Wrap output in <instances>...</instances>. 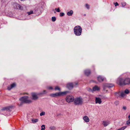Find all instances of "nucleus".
<instances>
[{
	"instance_id": "obj_1",
	"label": "nucleus",
	"mask_w": 130,
	"mask_h": 130,
	"mask_svg": "<svg viewBox=\"0 0 130 130\" xmlns=\"http://www.w3.org/2000/svg\"><path fill=\"white\" fill-rule=\"evenodd\" d=\"M117 83L120 86L128 85L130 84V78H127L124 79L122 77H119L117 79Z\"/></svg>"
},
{
	"instance_id": "obj_2",
	"label": "nucleus",
	"mask_w": 130,
	"mask_h": 130,
	"mask_svg": "<svg viewBox=\"0 0 130 130\" xmlns=\"http://www.w3.org/2000/svg\"><path fill=\"white\" fill-rule=\"evenodd\" d=\"M74 33L75 34L76 36H79L81 34L82 31V29L80 26H77L74 28Z\"/></svg>"
},
{
	"instance_id": "obj_3",
	"label": "nucleus",
	"mask_w": 130,
	"mask_h": 130,
	"mask_svg": "<svg viewBox=\"0 0 130 130\" xmlns=\"http://www.w3.org/2000/svg\"><path fill=\"white\" fill-rule=\"evenodd\" d=\"M14 8L15 9H19L21 10H25L26 9V7L22 5V6L16 3H14L13 5Z\"/></svg>"
},
{
	"instance_id": "obj_4",
	"label": "nucleus",
	"mask_w": 130,
	"mask_h": 130,
	"mask_svg": "<svg viewBox=\"0 0 130 130\" xmlns=\"http://www.w3.org/2000/svg\"><path fill=\"white\" fill-rule=\"evenodd\" d=\"M69 92L67 91H66L63 92H56L55 93L51 94L50 95L52 97H56L57 96H60L61 95H65Z\"/></svg>"
},
{
	"instance_id": "obj_5",
	"label": "nucleus",
	"mask_w": 130,
	"mask_h": 130,
	"mask_svg": "<svg viewBox=\"0 0 130 130\" xmlns=\"http://www.w3.org/2000/svg\"><path fill=\"white\" fill-rule=\"evenodd\" d=\"M20 100L22 101V102L25 103H29L31 102V101L28 100V97L27 96H25L20 98Z\"/></svg>"
},
{
	"instance_id": "obj_6",
	"label": "nucleus",
	"mask_w": 130,
	"mask_h": 130,
	"mask_svg": "<svg viewBox=\"0 0 130 130\" xmlns=\"http://www.w3.org/2000/svg\"><path fill=\"white\" fill-rule=\"evenodd\" d=\"M83 99L82 98L79 97L75 98L74 100V104L76 105H81L83 103Z\"/></svg>"
},
{
	"instance_id": "obj_7",
	"label": "nucleus",
	"mask_w": 130,
	"mask_h": 130,
	"mask_svg": "<svg viewBox=\"0 0 130 130\" xmlns=\"http://www.w3.org/2000/svg\"><path fill=\"white\" fill-rule=\"evenodd\" d=\"M66 101L68 103H71L74 100V97L72 95H68L66 98Z\"/></svg>"
},
{
	"instance_id": "obj_8",
	"label": "nucleus",
	"mask_w": 130,
	"mask_h": 130,
	"mask_svg": "<svg viewBox=\"0 0 130 130\" xmlns=\"http://www.w3.org/2000/svg\"><path fill=\"white\" fill-rule=\"evenodd\" d=\"M77 85V83H70L67 84L66 87L69 90H71L73 89V87L76 86Z\"/></svg>"
},
{
	"instance_id": "obj_9",
	"label": "nucleus",
	"mask_w": 130,
	"mask_h": 130,
	"mask_svg": "<svg viewBox=\"0 0 130 130\" xmlns=\"http://www.w3.org/2000/svg\"><path fill=\"white\" fill-rule=\"evenodd\" d=\"M13 107V106H12L5 107L1 109V110L2 111H5L10 112L11 111Z\"/></svg>"
},
{
	"instance_id": "obj_10",
	"label": "nucleus",
	"mask_w": 130,
	"mask_h": 130,
	"mask_svg": "<svg viewBox=\"0 0 130 130\" xmlns=\"http://www.w3.org/2000/svg\"><path fill=\"white\" fill-rule=\"evenodd\" d=\"M97 79L99 82H102L104 80L105 78L103 76L99 75L97 77Z\"/></svg>"
},
{
	"instance_id": "obj_11",
	"label": "nucleus",
	"mask_w": 130,
	"mask_h": 130,
	"mask_svg": "<svg viewBox=\"0 0 130 130\" xmlns=\"http://www.w3.org/2000/svg\"><path fill=\"white\" fill-rule=\"evenodd\" d=\"M95 101L96 104L98 103L100 104L102 102L101 100L99 97H96L95 99Z\"/></svg>"
},
{
	"instance_id": "obj_12",
	"label": "nucleus",
	"mask_w": 130,
	"mask_h": 130,
	"mask_svg": "<svg viewBox=\"0 0 130 130\" xmlns=\"http://www.w3.org/2000/svg\"><path fill=\"white\" fill-rule=\"evenodd\" d=\"M32 96L33 99L34 100H36L38 98V96L37 94V93H32Z\"/></svg>"
},
{
	"instance_id": "obj_13",
	"label": "nucleus",
	"mask_w": 130,
	"mask_h": 130,
	"mask_svg": "<svg viewBox=\"0 0 130 130\" xmlns=\"http://www.w3.org/2000/svg\"><path fill=\"white\" fill-rule=\"evenodd\" d=\"M90 89L91 90L92 92H93V91H99L100 90V89L97 86H95L93 87V88L92 89Z\"/></svg>"
},
{
	"instance_id": "obj_14",
	"label": "nucleus",
	"mask_w": 130,
	"mask_h": 130,
	"mask_svg": "<svg viewBox=\"0 0 130 130\" xmlns=\"http://www.w3.org/2000/svg\"><path fill=\"white\" fill-rule=\"evenodd\" d=\"M16 86V84L15 83H13L12 84L11 86H8V87L7 89L9 90H10L12 88Z\"/></svg>"
},
{
	"instance_id": "obj_15",
	"label": "nucleus",
	"mask_w": 130,
	"mask_h": 130,
	"mask_svg": "<svg viewBox=\"0 0 130 130\" xmlns=\"http://www.w3.org/2000/svg\"><path fill=\"white\" fill-rule=\"evenodd\" d=\"M106 87H107L108 88H111L114 86V85L112 84H106L105 85Z\"/></svg>"
},
{
	"instance_id": "obj_16",
	"label": "nucleus",
	"mask_w": 130,
	"mask_h": 130,
	"mask_svg": "<svg viewBox=\"0 0 130 130\" xmlns=\"http://www.w3.org/2000/svg\"><path fill=\"white\" fill-rule=\"evenodd\" d=\"M110 123L109 121H104L103 122L102 124L104 127L106 126Z\"/></svg>"
},
{
	"instance_id": "obj_17",
	"label": "nucleus",
	"mask_w": 130,
	"mask_h": 130,
	"mask_svg": "<svg viewBox=\"0 0 130 130\" xmlns=\"http://www.w3.org/2000/svg\"><path fill=\"white\" fill-rule=\"evenodd\" d=\"M85 74L87 76H88L91 73V71L90 70H86L85 71Z\"/></svg>"
},
{
	"instance_id": "obj_18",
	"label": "nucleus",
	"mask_w": 130,
	"mask_h": 130,
	"mask_svg": "<svg viewBox=\"0 0 130 130\" xmlns=\"http://www.w3.org/2000/svg\"><path fill=\"white\" fill-rule=\"evenodd\" d=\"M47 93L45 90H44L42 92H40L38 93H37V94L38 96L41 95L42 94L46 93Z\"/></svg>"
},
{
	"instance_id": "obj_19",
	"label": "nucleus",
	"mask_w": 130,
	"mask_h": 130,
	"mask_svg": "<svg viewBox=\"0 0 130 130\" xmlns=\"http://www.w3.org/2000/svg\"><path fill=\"white\" fill-rule=\"evenodd\" d=\"M83 119L86 122H88L89 121V119L88 117L87 116H85L83 118Z\"/></svg>"
},
{
	"instance_id": "obj_20",
	"label": "nucleus",
	"mask_w": 130,
	"mask_h": 130,
	"mask_svg": "<svg viewBox=\"0 0 130 130\" xmlns=\"http://www.w3.org/2000/svg\"><path fill=\"white\" fill-rule=\"evenodd\" d=\"M73 12V10H70L67 13V14L69 16H71L72 15Z\"/></svg>"
},
{
	"instance_id": "obj_21",
	"label": "nucleus",
	"mask_w": 130,
	"mask_h": 130,
	"mask_svg": "<svg viewBox=\"0 0 130 130\" xmlns=\"http://www.w3.org/2000/svg\"><path fill=\"white\" fill-rule=\"evenodd\" d=\"M34 11L32 10H31L29 12H27V13L28 15H29L33 13L36 14L37 12L36 10H35V11Z\"/></svg>"
},
{
	"instance_id": "obj_22",
	"label": "nucleus",
	"mask_w": 130,
	"mask_h": 130,
	"mask_svg": "<svg viewBox=\"0 0 130 130\" xmlns=\"http://www.w3.org/2000/svg\"><path fill=\"white\" fill-rule=\"evenodd\" d=\"M115 96L117 97V98H118L119 97L120 98V92H116L115 93Z\"/></svg>"
},
{
	"instance_id": "obj_23",
	"label": "nucleus",
	"mask_w": 130,
	"mask_h": 130,
	"mask_svg": "<svg viewBox=\"0 0 130 130\" xmlns=\"http://www.w3.org/2000/svg\"><path fill=\"white\" fill-rule=\"evenodd\" d=\"M125 94L123 92H120V98H123Z\"/></svg>"
},
{
	"instance_id": "obj_24",
	"label": "nucleus",
	"mask_w": 130,
	"mask_h": 130,
	"mask_svg": "<svg viewBox=\"0 0 130 130\" xmlns=\"http://www.w3.org/2000/svg\"><path fill=\"white\" fill-rule=\"evenodd\" d=\"M38 121V120L37 119H36L35 120L32 119V121L33 123H35L37 122Z\"/></svg>"
},
{
	"instance_id": "obj_25",
	"label": "nucleus",
	"mask_w": 130,
	"mask_h": 130,
	"mask_svg": "<svg viewBox=\"0 0 130 130\" xmlns=\"http://www.w3.org/2000/svg\"><path fill=\"white\" fill-rule=\"evenodd\" d=\"M121 4L122 5V7H124L126 5V4L125 2H123L121 3Z\"/></svg>"
},
{
	"instance_id": "obj_26",
	"label": "nucleus",
	"mask_w": 130,
	"mask_h": 130,
	"mask_svg": "<svg viewBox=\"0 0 130 130\" xmlns=\"http://www.w3.org/2000/svg\"><path fill=\"white\" fill-rule=\"evenodd\" d=\"M41 130H44L45 128V126L44 125H42L41 126Z\"/></svg>"
},
{
	"instance_id": "obj_27",
	"label": "nucleus",
	"mask_w": 130,
	"mask_h": 130,
	"mask_svg": "<svg viewBox=\"0 0 130 130\" xmlns=\"http://www.w3.org/2000/svg\"><path fill=\"white\" fill-rule=\"evenodd\" d=\"M45 113L44 111H42L40 113V116H42L43 115H45Z\"/></svg>"
},
{
	"instance_id": "obj_28",
	"label": "nucleus",
	"mask_w": 130,
	"mask_h": 130,
	"mask_svg": "<svg viewBox=\"0 0 130 130\" xmlns=\"http://www.w3.org/2000/svg\"><path fill=\"white\" fill-rule=\"evenodd\" d=\"M129 93V91L127 89H125L124 91V93L128 94Z\"/></svg>"
},
{
	"instance_id": "obj_29",
	"label": "nucleus",
	"mask_w": 130,
	"mask_h": 130,
	"mask_svg": "<svg viewBox=\"0 0 130 130\" xmlns=\"http://www.w3.org/2000/svg\"><path fill=\"white\" fill-rule=\"evenodd\" d=\"M52 20L54 22L56 20V18L55 17H52Z\"/></svg>"
},
{
	"instance_id": "obj_30",
	"label": "nucleus",
	"mask_w": 130,
	"mask_h": 130,
	"mask_svg": "<svg viewBox=\"0 0 130 130\" xmlns=\"http://www.w3.org/2000/svg\"><path fill=\"white\" fill-rule=\"evenodd\" d=\"M55 90H59V91L60 90V88H59L58 86L56 87L55 88Z\"/></svg>"
},
{
	"instance_id": "obj_31",
	"label": "nucleus",
	"mask_w": 130,
	"mask_h": 130,
	"mask_svg": "<svg viewBox=\"0 0 130 130\" xmlns=\"http://www.w3.org/2000/svg\"><path fill=\"white\" fill-rule=\"evenodd\" d=\"M85 7L86 8H87L88 9H89V8H90V6L89 5H88V4H86V5H85Z\"/></svg>"
},
{
	"instance_id": "obj_32",
	"label": "nucleus",
	"mask_w": 130,
	"mask_h": 130,
	"mask_svg": "<svg viewBox=\"0 0 130 130\" xmlns=\"http://www.w3.org/2000/svg\"><path fill=\"white\" fill-rule=\"evenodd\" d=\"M64 13L63 12H61L60 13V16L61 17H63L64 15Z\"/></svg>"
},
{
	"instance_id": "obj_33",
	"label": "nucleus",
	"mask_w": 130,
	"mask_h": 130,
	"mask_svg": "<svg viewBox=\"0 0 130 130\" xmlns=\"http://www.w3.org/2000/svg\"><path fill=\"white\" fill-rule=\"evenodd\" d=\"M119 102L118 101H116L114 102V104L116 105H118L119 104Z\"/></svg>"
},
{
	"instance_id": "obj_34",
	"label": "nucleus",
	"mask_w": 130,
	"mask_h": 130,
	"mask_svg": "<svg viewBox=\"0 0 130 130\" xmlns=\"http://www.w3.org/2000/svg\"><path fill=\"white\" fill-rule=\"evenodd\" d=\"M55 10L58 12H59L60 11V10L59 8H55Z\"/></svg>"
},
{
	"instance_id": "obj_35",
	"label": "nucleus",
	"mask_w": 130,
	"mask_h": 130,
	"mask_svg": "<svg viewBox=\"0 0 130 130\" xmlns=\"http://www.w3.org/2000/svg\"><path fill=\"white\" fill-rule=\"evenodd\" d=\"M126 124L127 125H128L130 124V119H129L127 121Z\"/></svg>"
},
{
	"instance_id": "obj_36",
	"label": "nucleus",
	"mask_w": 130,
	"mask_h": 130,
	"mask_svg": "<svg viewBox=\"0 0 130 130\" xmlns=\"http://www.w3.org/2000/svg\"><path fill=\"white\" fill-rule=\"evenodd\" d=\"M127 127V126H125L121 128V129L122 130H124Z\"/></svg>"
},
{
	"instance_id": "obj_37",
	"label": "nucleus",
	"mask_w": 130,
	"mask_h": 130,
	"mask_svg": "<svg viewBox=\"0 0 130 130\" xmlns=\"http://www.w3.org/2000/svg\"><path fill=\"white\" fill-rule=\"evenodd\" d=\"M50 128L51 129L53 130L55 129V127L54 126H51L50 127Z\"/></svg>"
},
{
	"instance_id": "obj_38",
	"label": "nucleus",
	"mask_w": 130,
	"mask_h": 130,
	"mask_svg": "<svg viewBox=\"0 0 130 130\" xmlns=\"http://www.w3.org/2000/svg\"><path fill=\"white\" fill-rule=\"evenodd\" d=\"M47 89L50 90L53 89V88L51 86L47 87Z\"/></svg>"
},
{
	"instance_id": "obj_39",
	"label": "nucleus",
	"mask_w": 130,
	"mask_h": 130,
	"mask_svg": "<svg viewBox=\"0 0 130 130\" xmlns=\"http://www.w3.org/2000/svg\"><path fill=\"white\" fill-rule=\"evenodd\" d=\"M23 103H24L23 102H22V101H21L20 104H19V106H21L22 105Z\"/></svg>"
},
{
	"instance_id": "obj_40",
	"label": "nucleus",
	"mask_w": 130,
	"mask_h": 130,
	"mask_svg": "<svg viewBox=\"0 0 130 130\" xmlns=\"http://www.w3.org/2000/svg\"><path fill=\"white\" fill-rule=\"evenodd\" d=\"M119 5V4H118L117 2H116L115 4V6H118Z\"/></svg>"
},
{
	"instance_id": "obj_41",
	"label": "nucleus",
	"mask_w": 130,
	"mask_h": 130,
	"mask_svg": "<svg viewBox=\"0 0 130 130\" xmlns=\"http://www.w3.org/2000/svg\"><path fill=\"white\" fill-rule=\"evenodd\" d=\"M123 109L124 110H125L126 109V107L125 106H123Z\"/></svg>"
},
{
	"instance_id": "obj_42",
	"label": "nucleus",
	"mask_w": 130,
	"mask_h": 130,
	"mask_svg": "<svg viewBox=\"0 0 130 130\" xmlns=\"http://www.w3.org/2000/svg\"><path fill=\"white\" fill-rule=\"evenodd\" d=\"M128 118L129 119H130V115L128 116Z\"/></svg>"
},
{
	"instance_id": "obj_43",
	"label": "nucleus",
	"mask_w": 130,
	"mask_h": 130,
	"mask_svg": "<svg viewBox=\"0 0 130 130\" xmlns=\"http://www.w3.org/2000/svg\"><path fill=\"white\" fill-rule=\"evenodd\" d=\"M118 130H122L121 129V128L118 129Z\"/></svg>"
},
{
	"instance_id": "obj_44",
	"label": "nucleus",
	"mask_w": 130,
	"mask_h": 130,
	"mask_svg": "<svg viewBox=\"0 0 130 130\" xmlns=\"http://www.w3.org/2000/svg\"><path fill=\"white\" fill-rule=\"evenodd\" d=\"M118 130H122L121 129V128L118 129Z\"/></svg>"
},
{
	"instance_id": "obj_45",
	"label": "nucleus",
	"mask_w": 130,
	"mask_h": 130,
	"mask_svg": "<svg viewBox=\"0 0 130 130\" xmlns=\"http://www.w3.org/2000/svg\"><path fill=\"white\" fill-rule=\"evenodd\" d=\"M104 90H105V88H104Z\"/></svg>"
},
{
	"instance_id": "obj_46",
	"label": "nucleus",
	"mask_w": 130,
	"mask_h": 130,
	"mask_svg": "<svg viewBox=\"0 0 130 130\" xmlns=\"http://www.w3.org/2000/svg\"><path fill=\"white\" fill-rule=\"evenodd\" d=\"M84 16L86 15V14H84Z\"/></svg>"
},
{
	"instance_id": "obj_47",
	"label": "nucleus",
	"mask_w": 130,
	"mask_h": 130,
	"mask_svg": "<svg viewBox=\"0 0 130 130\" xmlns=\"http://www.w3.org/2000/svg\"><path fill=\"white\" fill-rule=\"evenodd\" d=\"M59 115H60V113Z\"/></svg>"
}]
</instances>
